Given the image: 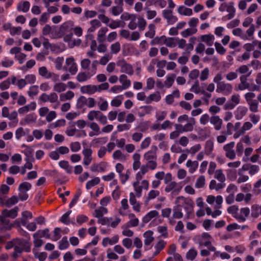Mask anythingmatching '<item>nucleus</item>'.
<instances>
[{"instance_id":"obj_24","label":"nucleus","mask_w":261,"mask_h":261,"mask_svg":"<svg viewBox=\"0 0 261 261\" xmlns=\"http://www.w3.org/2000/svg\"><path fill=\"white\" fill-rule=\"evenodd\" d=\"M8 217H4L1 215L0 216V221L1 223L4 225V228H1V230H3L4 229L7 230H10L12 227L13 225L10 223V221L7 218Z\"/></svg>"},{"instance_id":"obj_62","label":"nucleus","mask_w":261,"mask_h":261,"mask_svg":"<svg viewBox=\"0 0 261 261\" xmlns=\"http://www.w3.org/2000/svg\"><path fill=\"white\" fill-rule=\"evenodd\" d=\"M89 127L92 130L95 132V134L99 135L101 133L100 127L97 123L94 122H91L89 125Z\"/></svg>"},{"instance_id":"obj_10","label":"nucleus","mask_w":261,"mask_h":261,"mask_svg":"<svg viewBox=\"0 0 261 261\" xmlns=\"http://www.w3.org/2000/svg\"><path fill=\"white\" fill-rule=\"evenodd\" d=\"M36 108V103L35 101L31 102L30 103L20 108L18 110L19 114H24L30 111L35 110Z\"/></svg>"},{"instance_id":"obj_14","label":"nucleus","mask_w":261,"mask_h":261,"mask_svg":"<svg viewBox=\"0 0 261 261\" xmlns=\"http://www.w3.org/2000/svg\"><path fill=\"white\" fill-rule=\"evenodd\" d=\"M93 76L89 72H80L76 76V80L79 82H84L90 79Z\"/></svg>"},{"instance_id":"obj_50","label":"nucleus","mask_w":261,"mask_h":261,"mask_svg":"<svg viewBox=\"0 0 261 261\" xmlns=\"http://www.w3.org/2000/svg\"><path fill=\"white\" fill-rule=\"evenodd\" d=\"M120 48L121 45L120 43L116 42L111 45V53L112 54H117L120 51Z\"/></svg>"},{"instance_id":"obj_26","label":"nucleus","mask_w":261,"mask_h":261,"mask_svg":"<svg viewBox=\"0 0 261 261\" xmlns=\"http://www.w3.org/2000/svg\"><path fill=\"white\" fill-rule=\"evenodd\" d=\"M108 31V29L107 27H102L99 30L97 37V41L99 43H102L105 41V36Z\"/></svg>"},{"instance_id":"obj_42","label":"nucleus","mask_w":261,"mask_h":261,"mask_svg":"<svg viewBox=\"0 0 261 261\" xmlns=\"http://www.w3.org/2000/svg\"><path fill=\"white\" fill-rule=\"evenodd\" d=\"M38 73L41 76L46 79H48L51 72L49 71L46 67L42 66L38 69Z\"/></svg>"},{"instance_id":"obj_2","label":"nucleus","mask_w":261,"mask_h":261,"mask_svg":"<svg viewBox=\"0 0 261 261\" xmlns=\"http://www.w3.org/2000/svg\"><path fill=\"white\" fill-rule=\"evenodd\" d=\"M14 250L12 256L16 259L23 251L30 252L31 244L23 240L16 239V243H15Z\"/></svg>"},{"instance_id":"obj_12","label":"nucleus","mask_w":261,"mask_h":261,"mask_svg":"<svg viewBox=\"0 0 261 261\" xmlns=\"http://www.w3.org/2000/svg\"><path fill=\"white\" fill-rule=\"evenodd\" d=\"M18 208L16 206L11 210H4L2 213V215L6 217H9L12 219L15 218L17 216V212Z\"/></svg>"},{"instance_id":"obj_58","label":"nucleus","mask_w":261,"mask_h":261,"mask_svg":"<svg viewBox=\"0 0 261 261\" xmlns=\"http://www.w3.org/2000/svg\"><path fill=\"white\" fill-rule=\"evenodd\" d=\"M66 125V121L64 119H59L57 120L55 122L50 124V127L52 128H55L57 127H60L61 126H64Z\"/></svg>"},{"instance_id":"obj_30","label":"nucleus","mask_w":261,"mask_h":261,"mask_svg":"<svg viewBox=\"0 0 261 261\" xmlns=\"http://www.w3.org/2000/svg\"><path fill=\"white\" fill-rule=\"evenodd\" d=\"M226 11L229 13L228 14V19H231L233 18L236 14V9L234 7V3L230 2L227 5Z\"/></svg>"},{"instance_id":"obj_20","label":"nucleus","mask_w":261,"mask_h":261,"mask_svg":"<svg viewBox=\"0 0 261 261\" xmlns=\"http://www.w3.org/2000/svg\"><path fill=\"white\" fill-rule=\"evenodd\" d=\"M33 237L45 238L46 239H50L49 230L47 228L44 230H39L34 234Z\"/></svg>"},{"instance_id":"obj_32","label":"nucleus","mask_w":261,"mask_h":261,"mask_svg":"<svg viewBox=\"0 0 261 261\" xmlns=\"http://www.w3.org/2000/svg\"><path fill=\"white\" fill-rule=\"evenodd\" d=\"M74 96V93L71 91H68L66 93H62L60 95V99L61 101L69 100Z\"/></svg>"},{"instance_id":"obj_9","label":"nucleus","mask_w":261,"mask_h":261,"mask_svg":"<svg viewBox=\"0 0 261 261\" xmlns=\"http://www.w3.org/2000/svg\"><path fill=\"white\" fill-rule=\"evenodd\" d=\"M247 112L248 109L247 107L242 106H239L234 113L236 119L237 120L242 119Z\"/></svg>"},{"instance_id":"obj_63","label":"nucleus","mask_w":261,"mask_h":261,"mask_svg":"<svg viewBox=\"0 0 261 261\" xmlns=\"http://www.w3.org/2000/svg\"><path fill=\"white\" fill-rule=\"evenodd\" d=\"M227 176L231 181L236 180L237 177V171L231 169L228 170L227 171Z\"/></svg>"},{"instance_id":"obj_3","label":"nucleus","mask_w":261,"mask_h":261,"mask_svg":"<svg viewBox=\"0 0 261 261\" xmlns=\"http://www.w3.org/2000/svg\"><path fill=\"white\" fill-rule=\"evenodd\" d=\"M66 71H69L72 75H74L77 71V66L73 57H69L66 59L65 65L64 67Z\"/></svg>"},{"instance_id":"obj_15","label":"nucleus","mask_w":261,"mask_h":261,"mask_svg":"<svg viewBox=\"0 0 261 261\" xmlns=\"http://www.w3.org/2000/svg\"><path fill=\"white\" fill-rule=\"evenodd\" d=\"M159 213L153 210L148 212L142 219V222L144 224H146L149 222L152 218L158 216Z\"/></svg>"},{"instance_id":"obj_25","label":"nucleus","mask_w":261,"mask_h":261,"mask_svg":"<svg viewBox=\"0 0 261 261\" xmlns=\"http://www.w3.org/2000/svg\"><path fill=\"white\" fill-rule=\"evenodd\" d=\"M152 235L153 232L151 230H148L144 233L145 245H149L153 241L154 238Z\"/></svg>"},{"instance_id":"obj_35","label":"nucleus","mask_w":261,"mask_h":261,"mask_svg":"<svg viewBox=\"0 0 261 261\" xmlns=\"http://www.w3.org/2000/svg\"><path fill=\"white\" fill-rule=\"evenodd\" d=\"M91 27L88 29V32H94L97 29L101 26V22L98 19H93L90 21Z\"/></svg>"},{"instance_id":"obj_29","label":"nucleus","mask_w":261,"mask_h":261,"mask_svg":"<svg viewBox=\"0 0 261 261\" xmlns=\"http://www.w3.org/2000/svg\"><path fill=\"white\" fill-rule=\"evenodd\" d=\"M186 166L190 168L189 171L191 173H194L198 168V162L196 161H192L189 160L186 163Z\"/></svg>"},{"instance_id":"obj_22","label":"nucleus","mask_w":261,"mask_h":261,"mask_svg":"<svg viewBox=\"0 0 261 261\" xmlns=\"http://www.w3.org/2000/svg\"><path fill=\"white\" fill-rule=\"evenodd\" d=\"M210 122L215 125V128L218 130L221 128L222 120L218 116H212L210 119Z\"/></svg>"},{"instance_id":"obj_18","label":"nucleus","mask_w":261,"mask_h":261,"mask_svg":"<svg viewBox=\"0 0 261 261\" xmlns=\"http://www.w3.org/2000/svg\"><path fill=\"white\" fill-rule=\"evenodd\" d=\"M166 242L162 240H159L156 244L154 246L155 251L153 253V257L156 256L166 246Z\"/></svg>"},{"instance_id":"obj_17","label":"nucleus","mask_w":261,"mask_h":261,"mask_svg":"<svg viewBox=\"0 0 261 261\" xmlns=\"http://www.w3.org/2000/svg\"><path fill=\"white\" fill-rule=\"evenodd\" d=\"M129 208L128 200L127 199H123L121 201V207L119 208V212L121 215H126L127 211Z\"/></svg>"},{"instance_id":"obj_7","label":"nucleus","mask_w":261,"mask_h":261,"mask_svg":"<svg viewBox=\"0 0 261 261\" xmlns=\"http://www.w3.org/2000/svg\"><path fill=\"white\" fill-rule=\"evenodd\" d=\"M18 201V198L16 196H13L7 200H6L5 196H0V204L2 205H5L9 207L17 203Z\"/></svg>"},{"instance_id":"obj_39","label":"nucleus","mask_w":261,"mask_h":261,"mask_svg":"<svg viewBox=\"0 0 261 261\" xmlns=\"http://www.w3.org/2000/svg\"><path fill=\"white\" fill-rule=\"evenodd\" d=\"M214 40V36L212 35H203L201 36V40L205 42L208 46L212 45Z\"/></svg>"},{"instance_id":"obj_44","label":"nucleus","mask_w":261,"mask_h":261,"mask_svg":"<svg viewBox=\"0 0 261 261\" xmlns=\"http://www.w3.org/2000/svg\"><path fill=\"white\" fill-rule=\"evenodd\" d=\"M113 158L115 160H118L121 161H125L126 160V156L119 150H116L114 152Z\"/></svg>"},{"instance_id":"obj_56","label":"nucleus","mask_w":261,"mask_h":261,"mask_svg":"<svg viewBox=\"0 0 261 261\" xmlns=\"http://www.w3.org/2000/svg\"><path fill=\"white\" fill-rule=\"evenodd\" d=\"M196 32V29H187L181 33V35L183 37L187 38L189 36L195 34Z\"/></svg>"},{"instance_id":"obj_11","label":"nucleus","mask_w":261,"mask_h":261,"mask_svg":"<svg viewBox=\"0 0 261 261\" xmlns=\"http://www.w3.org/2000/svg\"><path fill=\"white\" fill-rule=\"evenodd\" d=\"M31 4L28 1H21L17 5V10L19 12H28L30 8Z\"/></svg>"},{"instance_id":"obj_61","label":"nucleus","mask_w":261,"mask_h":261,"mask_svg":"<svg viewBox=\"0 0 261 261\" xmlns=\"http://www.w3.org/2000/svg\"><path fill=\"white\" fill-rule=\"evenodd\" d=\"M205 185V177L203 175L200 176L197 179L195 187L196 188H201Z\"/></svg>"},{"instance_id":"obj_23","label":"nucleus","mask_w":261,"mask_h":261,"mask_svg":"<svg viewBox=\"0 0 261 261\" xmlns=\"http://www.w3.org/2000/svg\"><path fill=\"white\" fill-rule=\"evenodd\" d=\"M161 98V96L160 95V92H156L155 93L150 94L147 97L146 99V103L149 104L153 101L158 102L160 100Z\"/></svg>"},{"instance_id":"obj_34","label":"nucleus","mask_w":261,"mask_h":261,"mask_svg":"<svg viewBox=\"0 0 261 261\" xmlns=\"http://www.w3.org/2000/svg\"><path fill=\"white\" fill-rule=\"evenodd\" d=\"M214 149V142L212 140H208L206 141L205 144V147H204V151L205 153L207 155H210L213 150Z\"/></svg>"},{"instance_id":"obj_59","label":"nucleus","mask_w":261,"mask_h":261,"mask_svg":"<svg viewBox=\"0 0 261 261\" xmlns=\"http://www.w3.org/2000/svg\"><path fill=\"white\" fill-rule=\"evenodd\" d=\"M149 31L145 33V36L150 38H153L155 35V26L153 24L149 25Z\"/></svg>"},{"instance_id":"obj_31","label":"nucleus","mask_w":261,"mask_h":261,"mask_svg":"<svg viewBox=\"0 0 261 261\" xmlns=\"http://www.w3.org/2000/svg\"><path fill=\"white\" fill-rule=\"evenodd\" d=\"M59 166L64 169L67 173L70 174L72 171V167L70 166L69 163L67 161L62 160L59 163Z\"/></svg>"},{"instance_id":"obj_41","label":"nucleus","mask_w":261,"mask_h":261,"mask_svg":"<svg viewBox=\"0 0 261 261\" xmlns=\"http://www.w3.org/2000/svg\"><path fill=\"white\" fill-rule=\"evenodd\" d=\"M160 192L158 190H152L148 194V196L145 200V203L147 204L150 200L154 199L156 196H159Z\"/></svg>"},{"instance_id":"obj_27","label":"nucleus","mask_w":261,"mask_h":261,"mask_svg":"<svg viewBox=\"0 0 261 261\" xmlns=\"http://www.w3.org/2000/svg\"><path fill=\"white\" fill-rule=\"evenodd\" d=\"M117 65L121 67V70L123 72L130 74V66L127 64L124 60L119 61L117 63Z\"/></svg>"},{"instance_id":"obj_37","label":"nucleus","mask_w":261,"mask_h":261,"mask_svg":"<svg viewBox=\"0 0 261 261\" xmlns=\"http://www.w3.org/2000/svg\"><path fill=\"white\" fill-rule=\"evenodd\" d=\"M100 179L98 177H95L90 180H89L86 185L87 190H89L92 187L98 185L100 183Z\"/></svg>"},{"instance_id":"obj_13","label":"nucleus","mask_w":261,"mask_h":261,"mask_svg":"<svg viewBox=\"0 0 261 261\" xmlns=\"http://www.w3.org/2000/svg\"><path fill=\"white\" fill-rule=\"evenodd\" d=\"M33 218L32 213L28 211L23 212L21 213V223L23 226L26 225L28 221Z\"/></svg>"},{"instance_id":"obj_40","label":"nucleus","mask_w":261,"mask_h":261,"mask_svg":"<svg viewBox=\"0 0 261 261\" xmlns=\"http://www.w3.org/2000/svg\"><path fill=\"white\" fill-rule=\"evenodd\" d=\"M178 40H179V38L178 37H168L167 38L165 44L168 47H174L177 44V41H178Z\"/></svg>"},{"instance_id":"obj_45","label":"nucleus","mask_w":261,"mask_h":261,"mask_svg":"<svg viewBox=\"0 0 261 261\" xmlns=\"http://www.w3.org/2000/svg\"><path fill=\"white\" fill-rule=\"evenodd\" d=\"M71 213V210H69L60 218V221L65 225H69L70 223L69 215Z\"/></svg>"},{"instance_id":"obj_48","label":"nucleus","mask_w":261,"mask_h":261,"mask_svg":"<svg viewBox=\"0 0 261 261\" xmlns=\"http://www.w3.org/2000/svg\"><path fill=\"white\" fill-rule=\"evenodd\" d=\"M100 113V111H91L88 113L87 115V118L88 120L91 121H93L95 119L97 120V119Z\"/></svg>"},{"instance_id":"obj_19","label":"nucleus","mask_w":261,"mask_h":261,"mask_svg":"<svg viewBox=\"0 0 261 261\" xmlns=\"http://www.w3.org/2000/svg\"><path fill=\"white\" fill-rule=\"evenodd\" d=\"M108 213L107 208L103 206H100L98 208L95 210L94 216L99 220L103 218V216L105 214H107Z\"/></svg>"},{"instance_id":"obj_36","label":"nucleus","mask_w":261,"mask_h":261,"mask_svg":"<svg viewBox=\"0 0 261 261\" xmlns=\"http://www.w3.org/2000/svg\"><path fill=\"white\" fill-rule=\"evenodd\" d=\"M178 12L185 16H191L193 14L192 10L191 8L185 7L184 6H180L178 7Z\"/></svg>"},{"instance_id":"obj_51","label":"nucleus","mask_w":261,"mask_h":261,"mask_svg":"<svg viewBox=\"0 0 261 261\" xmlns=\"http://www.w3.org/2000/svg\"><path fill=\"white\" fill-rule=\"evenodd\" d=\"M176 75L175 74H172L171 75H167L166 76V80L165 81V85L167 88L171 87L174 82V79Z\"/></svg>"},{"instance_id":"obj_28","label":"nucleus","mask_w":261,"mask_h":261,"mask_svg":"<svg viewBox=\"0 0 261 261\" xmlns=\"http://www.w3.org/2000/svg\"><path fill=\"white\" fill-rule=\"evenodd\" d=\"M118 240H119L118 236H115L113 237H112L111 239H110L109 238H104L102 240V244L104 247H106L108 244L112 245L113 244L117 243L118 242Z\"/></svg>"},{"instance_id":"obj_8","label":"nucleus","mask_w":261,"mask_h":261,"mask_svg":"<svg viewBox=\"0 0 261 261\" xmlns=\"http://www.w3.org/2000/svg\"><path fill=\"white\" fill-rule=\"evenodd\" d=\"M81 92L83 94L92 95L97 91V86L93 85H88L81 87Z\"/></svg>"},{"instance_id":"obj_16","label":"nucleus","mask_w":261,"mask_h":261,"mask_svg":"<svg viewBox=\"0 0 261 261\" xmlns=\"http://www.w3.org/2000/svg\"><path fill=\"white\" fill-rule=\"evenodd\" d=\"M185 204L187 206L184 207V209L187 213V218L189 219L190 215L193 212L194 203L192 200L185 201Z\"/></svg>"},{"instance_id":"obj_38","label":"nucleus","mask_w":261,"mask_h":261,"mask_svg":"<svg viewBox=\"0 0 261 261\" xmlns=\"http://www.w3.org/2000/svg\"><path fill=\"white\" fill-rule=\"evenodd\" d=\"M182 206L177 204L173 208V217L176 219H181L183 217V214L181 212Z\"/></svg>"},{"instance_id":"obj_55","label":"nucleus","mask_w":261,"mask_h":261,"mask_svg":"<svg viewBox=\"0 0 261 261\" xmlns=\"http://www.w3.org/2000/svg\"><path fill=\"white\" fill-rule=\"evenodd\" d=\"M69 246V243L66 237H63L62 240L59 242V248L60 250H64L66 249Z\"/></svg>"},{"instance_id":"obj_33","label":"nucleus","mask_w":261,"mask_h":261,"mask_svg":"<svg viewBox=\"0 0 261 261\" xmlns=\"http://www.w3.org/2000/svg\"><path fill=\"white\" fill-rule=\"evenodd\" d=\"M67 85L63 83L58 82L56 83L53 87V90L54 91L61 93L65 91L66 90Z\"/></svg>"},{"instance_id":"obj_52","label":"nucleus","mask_w":261,"mask_h":261,"mask_svg":"<svg viewBox=\"0 0 261 261\" xmlns=\"http://www.w3.org/2000/svg\"><path fill=\"white\" fill-rule=\"evenodd\" d=\"M39 92L38 87L36 85L32 86L30 87L28 94L30 97H34L38 94Z\"/></svg>"},{"instance_id":"obj_6","label":"nucleus","mask_w":261,"mask_h":261,"mask_svg":"<svg viewBox=\"0 0 261 261\" xmlns=\"http://www.w3.org/2000/svg\"><path fill=\"white\" fill-rule=\"evenodd\" d=\"M39 99L44 102L54 103L58 101V96L55 92H51L49 94L44 93L40 96Z\"/></svg>"},{"instance_id":"obj_47","label":"nucleus","mask_w":261,"mask_h":261,"mask_svg":"<svg viewBox=\"0 0 261 261\" xmlns=\"http://www.w3.org/2000/svg\"><path fill=\"white\" fill-rule=\"evenodd\" d=\"M214 177L221 182H224L225 180V175L221 169H218L215 171Z\"/></svg>"},{"instance_id":"obj_49","label":"nucleus","mask_w":261,"mask_h":261,"mask_svg":"<svg viewBox=\"0 0 261 261\" xmlns=\"http://www.w3.org/2000/svg\"><path fill=\"white\" fill-rule=\"evenodd\" d=\"M197 252L194 248L190 249L186 253V258L188 260H193L197 256Z\"/></svg>"},{"instance_id":"obj_21","label":"nucleus","mask_w":261,"mask_h":261,"mask_svg":"<svg viewBox=\"0 0 261 261\" xmlns=\"http://www.w3.org/2000/svg\"><path fill=\"white\" fill-rule=\"evenodd\" d=\"M30 130L29 129H24L22 127H19L15 131V137L17 140H19L22 137L27 135L29 134Z\"/></svg>"},{"instance_id":"obj_4","label":"nucleus","mask_w":261,"mask_h":261,"mask_svg":"<svg viewBox=\"0 0 261 261\" xmlns=\"http://www.w3.org/2000/svg\"><path fill=\"white\" fill-rule=\"evenodd\" d=\"M109 164L106 162L94 163L90 167V170L93 172L103 173L108 170Z\"/></svg>"},{"instance_id":"obj_57","label":"nucleus","mask_w":261,"mask_h":261,"mask_svg":"<svg viewBox=\"0 0 261 261\" xmlns=\"http://www.w3.org/2000/svg\"><path fill=\"white\" fill-rule=\"evenodd\" d=\"M120 82L122 84L123 89H126L129 86V81L127 80V76L122 74L119 79Z\"/></svg>"},{"instance_id":"obj_54","label":"nucleus","mask_w":261,"mask_h":261,"mask_svg":"<svg viewBox=\"0 0 261 261\" xmlns=\"http://www.w3.org/2000/svg\"><path fill=\"white\" fill-rule=\"evenodd\" d=\"M32 187L31 184L28 182H24L20 184L18 187L19 192L23 191L27 192Z\"/></svg>"},{"instance_id":"obj_64","label":"nucleus","mask_w":261,"mask_h":261,"mask_svg":"<svg viewBox=\"0 0 261 261\" xmlns=\"http://www.w3.org/2000/svg\"><path fill=\"white\" fill-rule=\"evenodd\" d=\"M49 18V14L48 12L43 13L39 20L40 24L42 25L47 22Z\"/></svg>"},{"instance_id":"obj_5","label":"nucleus","mask_w":261,"mask_h":261,"mask_svg":"<svg viewBox=\"0 0 261 261\" xmlns=\"http://www.w3.org/2000/svg\"><path fill=\"white\" fill-rule=\"evenodd\" d=\"M93 151L91 148L86 147L84 148L82 150V154L84 156L83 164L84 166H88L91 163L92 159Z\"/></svg>"},{"instance_id":"obj_1","label":"nucleus","mask_w":261,"mask_h":261,"mask_svg":"<svg viewBox=\"0 0 261 261\" xmlns=\"http://www.w3.org/2000/svg\"><path fill=\"white\" fill-rule=\"evenodd\" d=\"M74 25V22L72 20H68L63 23L57 32L58 37H63L65 42L70 41L73 36L72 31Z\"/></svg>"},{"instance_id":"obj_43","label":"nucleus","mask_w":261,"mask_h":261,"mask_svg":"<svg viewBox=\"0 0 261 261\" xmlns=\"http://www.w3.org/2000/svg\"><path fill=\"white\" fill-rule=\"evenodd\" d=\"M179 127H182V125L180 124H176L175 125L176 130L170 133V138L171 139H174L177 138L179 136V134L182 133L180 132Z\"/></svg>"},{"instance_id":"obj_46","label":"nucleus","mask_w":261,"mask_h":261,"mask_svg":"<svg viewBox=\"0 0 261 261\" xmlns=\"http://www.w3.org/2000/svg\"><path fill=\"white\" fill-rule=\"evenodd\" d=\"M61 229L59 227H56L53 231V236L50 239L53 241H57L61 237Z\"/></svg>"},{"instance_id":"obj_60","label":"nucleus","mask_w":261,"mask_h":261,"mask_svg":"<svg viewBox=\"0 0 261 261\" xmlns=\"http://www.w3.org/2000/svg\"><path fill=\"white\" fill-rule=\"evenodd\" d=\"M211 238V235L207 233V232H203L202 233L201 235L196 236L193 240H197L199 241V242L201 243V240H204V239H208L210 240V239Z\"/></svg>"},{"instance_id":"obj_53","label":"nucleus","mask_w":261,"mask_h":261,"mask_svg":"<svg viewBox=\"0 0 261 261\" xmlns=\"http://www.w3.org/2000/svg\"><path fill=\"white\" fill-rule=\"evenodd\" d=\"M37 119V116L35 113H31L27 115L25 118L24 121L27 124L32 123L35 122Z\"/></svg>"}]
</instances>
